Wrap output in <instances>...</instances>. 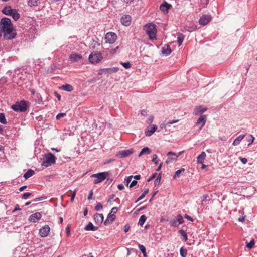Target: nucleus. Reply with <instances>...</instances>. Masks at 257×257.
I'll return each mask as SVG.
<instances>
[{
  "label": "nucleus",
  "instance_id": "1",
  "mask_svg": "<svg viewBox=\"0 0 257 257\" xmlns=\"http://www.w3.org/2000/svg\"><path fill=\"white\" fill-rule=\"evenodd\" d=\"M1 34L4 33V38L7 40L14 38L16 36V32L13 29V25L10 19L3 18L0 21Z\"/></svg>",
  "mask_w": 257,
  "mask_h": 257
},
{
  "label": "nucleus",
  "instance_id": "2",
  "mask_svg": "<svg viewBox=\"0 0 257 257\" xmlns=\"http://www.w3.org/2000/svg\"><path fill=\"white\" fill-rule=\"evenodd\" d=\"M145 30L151 40L156 39L157 29L154 24L150 23L145 26Z\"/></svg>",
  "mask_w": 257,
  "mask_h": 257
},
{
  "label": "nucleus",
  "instance_id": "3",
  "mask_svg": "<svg viewBox=\"0 0 257 257\" xmlns=\"http://www.w3.org/2000/svg\"><path fill=\"white\" fill-rule=\"evenodd\" d=\"M55 161V156L51 153H48L44 156V160L42 161L41 165L47 167L54 164Z\"/></svg>",
  "mask_w": 257,
  "mask_h": 257
},
{
  "label": "nucleus",
  "instance_id": "4",
  "mask_svg": "<svg viewBox=\"0 0 257 257\" xmlns=\"http://www.w3.org/2000/svg\"><path fill=\"white\" fill-rule=\"evenodd\" d=\"M11 108L16 112H25L28 108V103L25 100L17 102L12 105Z\"/></svg>",
  "mask_w": 257,
  "mask_h": 257
},
{
  "label": "nucleus",
  "instance_id": "5",
  "mask_svg": "<svg viewBox=\"0 0 257 257\" xmlns=\"http://www.w3.org/2000/svg\"><path fill=\"white\" fill-rule=\"evenodd\" d=\"M91 177L96 178L94 180L93 183L95 184L103 182L104 180L109 177L108 172H103L96 174H93L91 175Z\"/></svg>",
  "mask_w": 257,
  "mask_h": 257
},
{
  "label": "nucleus",
  "instance_id": "6",
  "mask_svg": "<svg viewBox=\"0 0 257 257\" xmlns=\"http://www.w3.org/2000/svg\"><path fill=\"white\" fill-rule=\"evenodd\" d=\"M89 60L92 63H98L103 58L101 53L98 52H92L89 56Z\"/></svg>",
  "mask_w": 257,
  "mask_h": 257
},
{
  "label": "nucleus",
  "instance_id": "7",
  "mask_svg": "<svg viewBox=\"0 0 257 257\" xmlns=\"http://www.w3.org/2000/svg\"><path fill=\"white\" fill-rule=\"evenodd\" d=\"M117 39V36L115 33L109 32L105 34V39L106 42L109 44H113Z\"/></svg>",
  "mask_w": 257,
  "mask_h": 257
},
{
  "label": "nucleus",
  "instance_id": "8",
  "mask_svg": "<svg viewBox=\"0 0 257 257\" xmlns=\"http://www.w3.org/2000/svg\"><path fill=\"white\" fill-rule=\"evenodd\" d=\"M133 153V149H130L127 150H124L122 151H119L117 153L116 156L120 158H125L130 155H131Z\"/></svg>",
  "mask_w": 257,
  "mask_h": 257
},
{
  "label": "nucleus",
  "instance_id": "9",
  "mask_svg": "<svg viewBox=\"0 0 257 257\" xmlns=\"http://www.w3.org/2000/svg\"><path fill=\"white\" fill-rule=\"evenodd\" d=\"M212 19L211 15H202L199 20V23L200 25L205 26L207 25Z\"/></svg>",
  "mask_w": 257,
  "mask_h": 257
},
{
  "label": "nucleus",
  "instance_id": "10",
  "mask_svg": "<svg viewBox=\"0 0 257 257\" xmlns=\"http://www.w3.org/2000/svg\"><path fill=\"white\" fill-rule=\"evenodd\" d=\"M207 120V117L205 115L201 114L200 116L198 119L196 125L200 126V129L204 126Z\"/></svg>",
  "mask_w": 257,
  "mask_h": 257
},
{
  "label": "nucleus",
  "instance_id": "11",
  "mask_svg": "<svg viewBox=\"0 0 257 257\" xmlns=\"http://www.w3.org/2000/svg\"><path fill=\"white\" fill-rule=\"evenodd\" d=\"M42 217L41 214L39 212H36L31 215L29 217V221L31 222L35 223L39 220Z\"/></svg>",
  "mask_w": 257,
  "mask_h": 257
},
{
  "label": "nucleus",
  "instance_id": "12",
  "mask_svg": "<svg viewBox=\"0 0 257 257\" xmlns=\"http://www.w3.org/2000/svg\"><path fill=\"white\" fill-rule=\"evenodd\" d=\"M131 16L129 15H125L121 18V23L122 25L128 26L131 23Z\"/></svg>",
  "mask_w": 257,
  "mask_h": 257
},
{
  "label": "nucleus",
  "instance_id": "13",
  "mask_svg": "<svg viewBox=\"0 0 257 257\" xmlns=\"http://www.w3.org/2000/svg\"><path fill=\"white\" fill-rule=\"evenodd\" d=\"M50 232V227L48 225H45L39 230V234L42 237L47 236Z\"/></svg>",
  "mask_w": 257,
  "mask_h": 257
},
{
  "label": "nucleus",
  "instance_id": "14",
  "mask_svg": "<svg viewBox=\"0 0 257 257\" xmlns=\"http://www.w3.org/2000/svg\"><path fill=\"white\" fill-rule=\"evenodd\" d=\"M157 126L156 125H150L146 129L145 134L146 136H151L157 130Z\"/></svg>",
  "mask_w": 257,
  "mask_h": 257
},
{
  "label": "nucleus",
  "instance_id": "15",
  "mask_svg": "<svg viewBox=\"0 0 257 257\" xmlns=\"http://www.w3.org/2000/svg\"><path fill=\"white\" fill-rule=\"evenodd\" d=\"M104 216L102 214L96 213L94 215V219L95 223L100 225L103 221Z\"/></svg>",
  "mask_w": 257,
  "mask_h": 257
},
{
  "label": "nucleus",
  "instance_id": "16",
  "mask_svg": "<svg viewBox=\"0 0 257 257\" xmlns=\"http://www.w3.org/2000/svg\"><path fill=\"white\" fill-rule=\"evenodd\" d=\"M172 6L167 3L164 2L160 6V10L163 13H168V10L171 8Z\"/></svg>",
  "mask_w": 257,
  "mask_h": 257
},
{
  "label": "nucleus",
  "instance_id": "17",
  "mask_svg": "<svg viewBox=\"0 0 257 257\" xmlns=\"http://www.w3.org/2000/svg\"><path fill=\"white\" fill-rule=\"evenodd\" d=\"M207 110V108L206 107H204L202 106H198L195 107L194 108L193 114L195 115H198L200 113H202Z\"/></svg>",
  "mask_w": 257,
  "mask_h": 257
},
{
  "label": "nucleus",
  "instance_id": "18",
  "mask_svg": "<svg viewBox=\"0 0 257 257\" xmlns=\"http://www.w3.org/2000/svg\"><path fill=\"white\" fill-rule=\"evenodd\" d=\"M115 219V216L114 214L109 213L107 215L106 219L104 221V224L105 225H107L111 224Z\"/></svg>",
  "mask_w": 257,
  "mask_h": 257
},
{
  "label": "nucleus",
  "instance_id": "19",
  "mask_svg": "<svg viewBox=\"0 0 257 257\" xmlns=\"http://www.w3.org/2000/svg\"><path fill=\"white\" fill-rule=\"evenodd\" d=\"M82 56L77 54H71L69 56V59L71 61L78 62L82 60Z\"/></svg>",
  "mask_w": 257,
  "mask_h": 257
},
{
  "label": "nucleus",
  "instance_id": "20",
  "mask_svg": "<svg viewBox=\"0 0 257 257\" xmlns=\"http://www.w3.org/2000/svg\"><path fill=\"white\" fill-rule=\"evenodd\" d=\"M171 52V49L168 45H165L162 48V53L166 56L170 55Z\"/></svg>",
  "mask_w": 257,
  "mask_h": 257
},
{
  "label": "nucleus",
  "instance_id": "21",
  "mask_svg": "<svg viewBox=\"0 0 257 257\" xmlns=\"http://www.w3.org/2000/svg\"><path fill=\"white\" fill-rule=\"evenodd\" d=\"M98 227L97 226H95L91 222H89L88 224L85 226V229L87 231H95L97 230Z\"/></svg>",
  "mask_w": 257,
  "mask_h": 257
},
{
  "label": "nucleus",
  "instance_id": "22",
  "mask_svg": "<svg viewBox=\"0 0 257 257\" xmlns=\"http://www.w3.org/2000/svg\"><path fill=\"white\" fill-rule=\"evenodd\" d=\"M206 156V153L204 152H202L197 157V161L199 164H202L204 162V159Z\"/></svg>",
  "mask_w": 257,
  "mask_h": 257
},
{
  "label": "nucleus",
  "instance_id": "23",
  "mask_svg": "<svg viewBox=\"0 0 257 257\" xmlns=\"http://www.w3.org/2000/svg\"><path fill=\"white\" fill-rule=\"evenodd\" d=\"M245 135H240L237 137H236L235 140L233 141L232 145L233 146H237L239 145L240 142L243 140L244 138Z\"/></svg>",
  "mask_w": 257,
  "mask_h": 257
},
{
  "label": "nucleus",
  "instance_id": "24",
  "mask_svg": "<svg viewBox=\"0 0 257 257\" xmlns=\"http://www.w3.org/2000/svg\"><path fill=\"white\" fill-rule=\"evenodd\" d=\"M184 38L185 36L182 33L180 32L177 33V43L179 46L182 45Z\"/></svg>",
  "mask_w": 257,
  "mask_h": 257
},
{
  "label": "nucleus",
  "instance_id": "25",
  "mask_svg": "<svg viewBox=\"0 0 257 257\" xmlns=\"http://www.w3.org/2000/svg\"><path fill=\"white\" fill-rule=\"evenodd\" d=\"M100 44L96 40L92 39L90 44V48L91 49H95V48L99 46Z\"/></svg>",
  "mask_w": 257,
  "mask_h": 257
},
{
  "label": "nucleus",
  "instance_id": "26",
  "mask_svg": "<svg viewBox=\"0 0 257 257\" xmlns=\"http://www.w3.org/2000/svg\"><path fill=\"white\" fill-rule=\"evenodd\" d=\"M13 10L10 6H6L3 9L2 12L6 15H10L12 12H13Z\"/></svg>",
  "mask_w": 257,
  "mask_h": 257
},
{
  "label": "nucleus",
  "instance_id": "27",
  "mask_svg": "<svg viewBox=\"0 0 257 257\" xmlns=\"http://www.w3.org/2000/svg\"><path fill=\"white\" fill-rule=\"evenodd\" d=\"M179 120H169V121H165V122L164 123H162L161 126V127H167V126H170V124H173V123H175L176 122H178Z\"/></svg>",
  "mask_w": 257,
  "mask_h": 257
},
{
  "label": "nucleus",
  "instance_id": "28",
  "mask_svg": "<svg viewBox=\"0 0 257 257\" xmlns=\"http://www.w3.org/2000/svg\"><path fill=\"white\" fill-rule=\"evenodd\" d=\"M151 152L150 149L148 147L143 148L139 154V157H141L144 154H149Z\"/></svg>",
  "mask_w": 257,
  "mask_h": 257
},
{
  "label": "nucleus",
  "instance_id": "29",
  "mask_svg": "<svg viewBox=\"0 0 257 257\" xmlns=\"http://www.w3.org/2000/svg\"><path fill=\"white\" fill-rule=\"evenodd\" d=\"M34 174V171L33 170H32V169H29L27 172L24 174V177L26 179H28L29 178L31 177V176H32Z\"/></svg>",
  "mask_w": 257,
  "mask_h": 257
},
{
  "label": "nucleus",
  "instance_id": "30",
  "mask_svg": "<svg viewBox=\"0 0 257 257\" xmlns=\"http://www.w3.org/2000/svg\"><path fill=\"white\" fill-rule=\"evenodd\" d=\"M10 16H11L15 20H17L20 18V15L16 9L13 10Z\"/></svg>",
  "mask_w": 257,
  "mask_h": 257
},
{
  "label": "nucleus",
  "instance_id": "31",
  "mask_svg": "<svg viewBox=\"0 0 257 257\" xmlns=\"http://www.w3.org/2000/svg\"><path fill=\"white\" fill-rule=\"evenodd\" d=\"M180 234L183 237L182 240L184 241H186L188 239V236L187 233L183 229H181L179 231Z\"/></svg>",
  "mask_w": 257,
  "mask_h": 257
},
{
  "label": "nucleus",
  "instance_id": "32",
  "mask_svg": "<svg viewBox=\"0 0 257 257\" xmlns=\"http://www.w3.org/2000/svg\"><path fill=\"white\" fill-rule=\"evenodd\" d=\"M197 29V26L195 24H192L191 26H187V29H186V31L191 32L194 31L196 30Z\"/></svg>",
  "mask_w": 257,
  "mask_h": 257
},
{
  "label": "nucleus",
  "instance_id": "33",
  "mask_svg": "<svg viewBox=\"0 0 257 257\" xmlns=\"http://www.w3.org/2000/svg\"><path fill=\"white\" fill-rule=\"evenodd\" d=\"M147 219V217L145 215H142L140 217L139 220L138 224L140 226H142Z\"/></svg>",
  "mask_w": 257,
  "mask_h": 257
},
{
  "label": "nucleus",
  "instance_id": "34",
  "mask_svg": "<svg viewBox=\"0 0 257 257\" xmlns=\"http://www.w3.org/2000/svg\"><path fill=\"white\" fill-rule=\"evenodd\" d=\"M185 172V169L184 168H181L179 170H178L176 171L174 174V175L173 176V178H175L177 177H179L180 175V174L182 173H184Z\"/></svg>",
  "mask_w": 257,
  "mask_h": 257
},
{
  "label": "nucleus",
  "instance_id": "35",
  "mask_svg": "<svg viewBox=\"0 0 257 257\" xmlns=\"http://www.w3.org/2000/svg\"><path fill=\"white\" fill-rule=\"evenodd\" d=\"M175 218L176 219V221L178 223V225H180V224H183V223L184 222L183 218L182 216L180 214L178 215L175 217Z\"/></svg>",
  "mask_w": 257,
  "mask_h": 257
},
{
  "label": "nucleus",
  "instance_id": "36",
  "mask_svg": "<svg viewBox=\"0 0 257 257\" xmlns=\"http://www.w3.org/2000/svg\"><path fill=\"white\" fill-rule=\"evenodd\" d=\"M39 3V0H29L28 5L30 7L36 6Z\"/></svg>",
  "mask_w": 257,
  "mask_h": 257
},
{
  "label": "nucleus",
  "instance_id": "37",
  "mask_svg": "<svg viewBox=\"0 0 257 257\" xmlns=\"http://www.w3.org/2000/svg\"><path fill=\"white\" fill-rule=\"evenodd\" d=\"M139 248L143 254L144 257H147V253L146 252V248L143 245L139 244Z\"/></svg>",
  "mask_w": 257,
  "mask_h": 257
},
{
  "label": "nucleus",
  "instance_id": "38",
  "mask_svg": "<svg viewBox=\"0 0 257 257\" xmlns=\"http://www.w3.org/2000/svg\"><path fill=\"white\" fill-rule=\"evenodd\" d=\"M149 189H145L143 193L142 194V195L139 197V198L137 199V200L136 201V202H137L138 201L142 200L145 195L148 193Z\"/></svg>",
  "mask_w": 257,
  "mask_h": 257
},
{
  "label": "nucleus",
  "instance_id": "39",
  "mask_svg": "<svg viewBox=\"0 0 257 257\" xmlns=\"http://www.w3.org/2000/svg\"><path fill=\"white\" fill-rule=\"evenodd\" d=\"M0 122L3 124H6L7 123L5 116L3 113H0Z\"/></svg>",
  "mask_w": 257,
  "mask_h": 257
},
{
  "label": "nucleus",
  "instance_id": "40",
  "mask_svg": "<svg viewBox=\"0 0 257 257\" xmlns=\"http://www.w3.org/2000/svg\"><path fill=\"white\" fill-rule=\"evenodd\" d=\"M201 202L209 201L211 199V198L209 197L208 194H204L201 197Z\"/></svg>",
  "mask_w": 257,
  "mask_h": 257
},
{
  "label": "nucleus",
  "instance_id": "41",
  "mask_svg": "<svg viewBox=\"0 0 257 257\" xmlns=\"http://www.w3.org/2000/svg\"><path fill=\"white\" fill-rule=\"evenodd\" d=\"M180 254L182 257H186L187 254V251L185 248L181 247L180 249Z\"/></svg>",
  "mask_w": 257,
  "mask_h": 257
},
{
  "label": "nucleus",
  "instance_id": "42",
  "mask_svg": "<svg viewBox=\"0 0 257 257\" xmlns=\"http://www.w3.org/2000/svg\"><path fill=\"white\" fill-rule=\"evenodd\" d=\"M161 174L159 173L154 181V185L155 186L159 185L160 181H161Z\"/></svg>",
  "mask_w": 257,
  "mask_h": 257
},
{
  "label": "nucleus",
  "instance_id": "43",
  "mask_svg": "<svg viewBox=\"0 0 257 257\" xmlns=\"http://www.w3.org/2000/svg\"><path fill=\"white\" fill-rule=\"evenodd\" d=\"M178 222L177 221H176V218H174L173 219H172L170 221V224L171 225V226H173V227H177L178 226Z\"/></svg>",
  "mask_w": 257,
  "mask_h": 257
},
{
  "label": "nucleus",
  "instance_id": "44",
  "mask_svg": "<svg viewBox=\"0 0 257 257\" xmlns=\"http://www.w3.org/2000/svg\"><path fill=\"white\" fill-rule=\"evenodd\" d=\"M181 152L179 153L178 155H177L175 153L173 152H169L167 153V156H172L174 159H176L177 157H179V156L181 154Z\"/></svg>",
  "mask_w": 257,
  "mask_h": 257
},
{
  "label": "nucleus",
  "instance_id": "45",
  "mask_svg": "<svg viewBox=\"0 0 257 257\" xmlns=\"http://www.w3.org/2000/svg\"><path fill=\"white\" fill-rule=\"evenodd\" d=\"M73 88L72 85L65 84V91L71 92L73 90Z\"/></svg>",
  "mask_w": 257,
  "mask_h": 257
},
{
  "label": "nucleus",
  "instance_id": "46",
  "mask_svg": "<svg viewBox=\"0 0 257 257\" xmlns=\"http://www.w3.org/2000/svg\"><path fill=\"white\" fill-rule=\"evenodd\" d=\"M103 208L102 204L100 202L97 203L95 207V209L96 211H100Z\"/></svg>",
  "mask_w": 257,
  "mask_h": 257
},
{
  "label": "nucleus",
  "instance_id": "47",
  "mask_svg": "<svg viewBox=\"0 0 257 257\" xmlns=\"http://www.w3.org/2000/svg\"><path fill=\"white\" fill-rule=\"evenodd\" d=\"M120 64L126 69H128L131 67V64L129 62H121Z\"/></svg>",
  "mask_w": 257,
  "mask_h": 257
},
{
  "label": "nucleus",
  "instance_id": "48",
  "mask_svg": "<svg viewBox=\"0 0 257 257\" xmlns=\"http://www.w3.org/2000/svg\"><path fill=\"white\" fill-rule=\"evenodd\" d=\"M254 244H255V242H254V240H252L246 245V247L249 249H251L253 247V246L254 245Z\"/></svg>",
  "mask_w": 257,
  "mask_h": 257
},
{
  "label": "nucleus",
  "instance_id": "49",
  "mask_svg": "<svg viewBox=\"0 0 257 257\" xmlns=\"http://www.w3.org/2000/svg\"><path fill=\"white\" fill-rule=\"evenodd\" d=\"M67 195L68 197H71V201H73L74 200V199L75 197L76 192L74 191L73 192H71L70 194H67Z\"/></svg>",
  "mask_w": 257,
  "mask_h": 257
},
{
  "label": "nucleus",
  "instance_id": "50",
  "mask_svg": "<svg viewBox=\"0 0 257 257\" xmlns=\"http://www.w3.org/2000/svg\"><path fill=\"white\" fill-rule=\"evenodd\" d=\"M157 155L156 154H154L153 156V159H152V161L156 164H158V161L157 160Z\"/></svg>",
  "mask_w": 257,
  "mask_h": 257
},
{
  "label": "nucleus",
  "instance_id": "51",
  "mask_svg": "<svg viewBox=\"0 0 257 257\" xmlns=\"http://www.w3.org/2000/svg\"><path fill=\"white\" fill-rule=\"evenodd\" d=\"M157 175V173H153L152 175V176L150 178H149L148 179L147 181L148 182H150L151 180H152L153 179H155Z\"/></svg>",
  "mask_w": 257,
  "mask_h": 257
},
{
  "label": "nucleus",
  "instance_id": "52",
  "mask_svg": "<svg viewBox=\"0 0 257 257\" xmlns=\"http://www.w3.org/2000/svg\"><path fill=\"white\" fill-rule=\"evenodd\" d=\"M133 176L131 175L128 176L125 180V182L126 183V185H128L129 183L132 181Z\"/></svg>",
  "mask_w": 257,
  "mask_h": 257
},
{
  "label": "nucleus",
  "instance_id": "53",
  "mask_svg": "<svg viewBox=\"0 0 257 257\" xmlns=\"http://www.w3.org/2000/svg\"><path fill=\"white\" fill-rule=\"evenodd\" d=\"M250 139L248 140V146H250L254 141V137L252 135L250 136Z\"/></svg>",
  "mask_w": 257,
  "mask_h": 257
},
{
  "label": "nucleus",
  "instance_id": "54",
  "mask_svg": "<svg viewBox=\"0 0 257 257\" xmlns=\"http://www.w3.org/2000/svg\"><path fill=\"white\" fill-rule=\"evenodd\" d=\"M110 74H111L112 73L117 72L119 70V68L118 67H112V68H110Z\"/></svg>",
  "mask_w": 257,
  "mask_h": 257
},
{
  "label": "nucleus",
  "instance_id": "55",
  "mask_svg": "<svg viewBox=\"0 0 257 257\" xmlns=\"http://www.w3.org/2000/svg\"><path fill=\"white\" fill-rule=\"evenodd\" d=\"M101 71H102L104 73H109L110 74V68H104V69H102L101 70Z\"/></svg>",
  "mask_w": 257,
  "mask_h": 257
},
{
  "label": "nucleus",
  "instance_id": "56",
  "mask_svg": "<svg viewBox=\"0 0 257 257\" xmlns=\"http://www.w3.org/2000/svg\"><path fill=\"white\" fill-rule=\"evenodd\" d=\"M141 114L142 115L145 116L148 114V111L147 110L143 109L141 111Z\"/></svg>",
  "mask_w": 257,
  "mask_h": 257
},
{
  "label": "nucleus",
  "instance_id": "57",
  "mask_svg": "<svg viewBox=\"0 0 257 257\" xmlns=\"http://www.w3.org/2000/svg\"><path fill=\"white\" fill-rule=\"evenodd\" d=\"M240 161L243 164H245L247 162V159L246 158H239Z\"/></svg>",
  "mask_w": 257,
  "mask_h": 257
},
{
  "label": "nucleus",
  "instance_id": "58",
  "mask_svg": "<svg viewBox=\"0 0 257 257\" xmlns=\"http://www.w3.org/2000/svg\"><path fill=\"white\" fill-rule=\"evenodd\" d=\"M30 195H31V193H28V192L25 193L23 195V198L26 199L28 197H29Z\"/></svg>",
  "mask_w": 257,
  "mask_h": 257
},
{
  "label": "nucleus",
  "instance_id": "59",
  "mask_svg": "<svg viewBox=\"0 0 257 257\" xmlns=\"http://www.w3.org/2000/svg\"><path fill=\"white\" fill-rule=\"evenodd\" d=\"M173 160H174L173 159V157H171V158L168 157L166 160V163L169 164V163H171Z\"/></svg>",
  "mask_w": 257,
  "mask_h": 257
},
{
  "label": "nucleus",
  "instance_id": "60",
  "mask_svg": "<svg viewBox=\"0 0 257 257\" xmlns=\"http://www.w3.org/2000/svg\"><path fill=\"white\" fill-rule=\"evenodd\" d=\"M137 184V181L136 180H133L130 185V187H133Z\"/></svg>",
  "mask_w": 257,
  "mask_h": 257
},
{
  "label": "nucleus",
  "instance_id": "61",
  "mask_svg": "<svg viewBox=\"0 0 257 257\" xmlns=\"http://www.w3.org/2000/svg\"><path fill=\"white\" fill-rule=\"evenodd\" d=\"M54 94L55 96L58 98V100H61V95L57 92L55 91Z\"/></svg>",
  "mask_w": 257,
  "mask_h": 257
},
{
  "label": "nucleus",
  "instance_id": "62",
  "mask_svg": "<svg viewBox=\"0 0 257 257\" xmlns=\"http://www.w3.org/2000/svg\"><path fill=\"white\" fill-rule=\"evenodd\" d=\"M130 228V226L128 224L125 225V226L124 227V231L125 233L127 232L129 230Z\"/></svg>",
  "mask_w": 257,
  "mask_h": 257
},
{
  "label": "nucleus",
  "instance_id": "63",
  "mask_svg": "<svg viewBox=\"0 0 257 257\" xmlns=\"http://www.w3.org/2000/svg\"><path fill=\"white\" fill-rule=\"evenodd\" d=\"M119 48V46H117L116 47H115L114 49H113L111 50L110 52L111 54H114L118 50V49Z\"/></svg>",
  "mask_w": 257,
  "mask_h": 257
},
{
  "label": "nucleus",
  "instance_id": "64",
  "mask_svg": "<svg viewBox=\"0 0 257 257\" xmlns=\"http://www.w3.org/2000/svg\"><path fill=\"white\" fill-rule=\"evenodd\" d=\"M66 231L67 236H70V229L69 226H67L66 228Z\"/></svg>",
  "mask_w": 257,
  "mask_h": 257
}]
</instances>
